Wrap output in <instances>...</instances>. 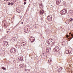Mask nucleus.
Instances as JSON below:
<instances>
[{
	"label": "nucleus",
	"mask_w": 73,
	"mask_h": 73,
	"mask_svg": "<svg viewBox=\"0 0 73 73\" xmlns=\"http://www.w3.org/2000/svg\"><path fill=\"white\" fill-rule=\"evenodd\" d=\"M60 13L62 15H65L67 13V10L64 9L60 11Z\"/></svg>",
	"instance_id": "obj_1"
},
{
	"label": "nucleus",
	"mask_w": 73,
	"mask_h": 73,
	"mask_svg": "<svg viewBox=\"0 0 73 73\" xmlns=\"http://www.w3.org/2000/svg\"><path fill=\"white\" fill-rule=\"evenodd\" d=\"M48 44L50 45H53L54 44L53 42V40L52 39H49L48 40Z\"/></svg>",
	"instance_id": "obj_2"
},
{
	"label": "nucleus",
	"mask_w": 73,
	"mask_h": 73,
	"mask_svg": "<svg viewBox=\"0 0 73 73\" xmlns=\"http://www.w3.org/2000/svg\"><path fill=\"white\" fill-rule=\"evenodd\" d=\"M52 16L51 15H48L47 17V19L48 21H51L52 20Z\"/></svg>",
	"instance_id": "obj_3"
},
{
	"label": "nucleus",
	"mask_w": 73,
	"mask_h": 73,
	"mask_svg": "<svg viewBox=\"0 0 73 73\" xmlns=\"http://www.w3.org/2000/svg\"><path fill=\"white\" fill-rule=\"evenodd\" d=\"M3 46H6L8 45V42L7 41H4L3 42Z\"/></svg>",
	"instance_id": "obj_4"
},
{
	"label": "nucleus",
	"mask_w": 73,
	"mask_h": 73,
	"mask_svg": "<svg viewBox=\"0 0 73 73\" xmlns=\"http://www.w3.org/2000/svg\"><path fill=\"white\" fill-rule=\"evenodd\" d=\"M54 50H55V51L56 52L59 51V50H60L59 49V47L57 46L55 47V48H54Z\"/></svg>",
	"instance_id": "obj_5"
},
{
	"label": "nucleus",
	"mask_w": 73,
	"mask_h": 73,
	"mask_svg": "<svg viewBox=\"0 0 73 73\" xmlns=\"http://www.w3.org/2000/svg\"><path fill=\"white\" fill-rule=\"evenodd\" d=\"M35 40V38L34 37H31V41L32 42H33V41H34Z\"/></svg>",
	"instance_id": "obj_6"
},
{
	"label": "nucleus",
	"mask_w": 73,
	"mask_h": 73,
	"mask_svg": "<svg viewBox=\"0 0 73 73\" xmlns=\"http://www.w3.org/2000/svg\"><path fill=\"white\" fill-rule=\"evenodd\" d=\"M44 10H41L40 12V13L41 15H42L44 13Z\"/></svg>",
	"instance_id": "obj_7"
},
{
	"label": "nucleus",
	"mask_w": 73,
	"mask_h": 73,
	"mask_svg": "<svg viewBox=\"0 0 73 73\" xmlns=\"http://www.w3.org/2000/svg\"><path fill=\"white\" fill-rule=\"evenodd\" d=\"M4 52V50H3L2 49H0V54H2Z\"/></svg>",
	"instance_id": "obj_8"
},
{
	"label": "nucleus",
	"mask_w": 73,
	"mask_h": 73,
	"mask_svg": "<svg viewBox=\"0 0 73 73\" xmlns=\"http://www.w3.org/2000/svg\"><path fill=\"white\" fill-rule=\"evenodd\" d=\"M11 51L12 53H14V52H15V49H11Z\"/></svg>",
	"instance_id": "obj_9"
},
{
	"label": "nucleus",
	"mask_w": 73,
	"mask_h": 73,
	"mask_svg": "<svg viewBox=\"0 0 73 73\" xmlns=\"http://www.w3.org/2000/svg\"><path fill=\"white\" fill-rule=\"evenodd\" d=\"M60 0H58L56 1V4L57 5H58L60 4Z\"/></svg>",
	"instance_id": "obj_10"
},
{
	"label": "nucleus",
	"mask_w": 73,
	"mask_h": 73,
	"mask_svg": "<svg viewBox=\"0 0 73 73\" xmlns=\"http://www.w3.org/2000/svg\"><path fill=\"white\" fill-rule=\"evenodd\" d=\"M70 15H72L73 14V11L72 10H70Z\"/></svg>",
	"instance_id": "obj_11"
},
{
	"label": "nucleus",
	"mask_w": 73,
	"mask_h": 73,
	"mask_svg": "<svg viewBox=\"0 0 73 73\" xmlns=\"http://www.w3.org/2000/svg\"><path fill=\"white\" fill-rule=\"evenodd\" d=\"M66 54H70V52L68 50H66Z\"/></svg>",
	"instance_id": "obj_12"
},
{
	"label": "nucleus",
	"mask_w": 73,
	"mask_h": 73,
	"mask_svg": "<svg viewBox=\"0 0 73 73\" xmlns=\"http://www.w3.org/2000/svg\"><path fill=\"white\" fill-rule=\"evenodd\" d=\"M48 62H49L50 64H51L52 62V60H49Z\"/></svg>",
	"instance_id": "obj_13"
},
{
	"label": "nucleus",
	"mask_w": 73,
	"mask_h": 73,
	"mask_svg": "<svg viewBox=\"0 0 73 73\" xmlns=\"http://www.w3.org/2000/svg\"><path fill=\"white\" fill-rule=\"evenodd\" d=\"M61 44H62V45H64L65 44V41H63L62 43H61Z\"/></svg>",
	"instance_id": "obj_14"
},
{
	"label": "nucleus",
	"mask_w": 73,
	"mask_h": 73,
	"mask_svg": "<svg viewBox=\"0 0 73 73\" xmlns=\"http://www.w3.org/2000/svg\"><path fill=\"white\" fill-rule=\"evenodd\" d=\"M19 68H21L22 67H23V65L21 64L19 66Z\"/></svg>",
	"instance_id": "obj_15"
},
{
	"label": "nucleus",
	"mask_w": 73,
	"mask_h": 73,
	"mask_svg": "<svg viewBox=\"0 0 73 73\" xmlns=\"http://www.w3.org/2000/svg\"><path fill=\"white\" fill-rule=\"evenodd\" d=\"M2 69H3V70H6V68H4V67H3L2 68Z\"/></svg>",
	"instance_id": "obj_16"
},
{
	"label": "nucleus",
	"mask_w": 73,
	"mask_h": 73,
	"mask_svg": "<svg viewBox=\"0 0 73 73\" xmlns=\"http://www.w3.org/2000/svg\"><path fill=\"white\" fill-rule=\"evenodd\" d=\"M70 21H73V19H72V18H71L70 19Z\"/></svg>",
	"instance_id": "obj_17"
},
{
	"label": "nucleus",
	"mask_w": 73,
	"mask_h": 73,
	"mask_svg": "<svg viewBox=\"0 0 73 73\" xmlns=\"http://www.w3.org/2000/svg\"><path fill=\"white\" fill-rule=\"evenodd\" d=\"M8 4L9 5H11V3H8Z\"/></svg>",
	"instance_id": "obj_18"
},
{
	"label": "nucleus",
	"mask_w": 73,
	"mask_h": 73,
	"mask_svg": "<svg viewBox=\"0 0 73 73\" xmlns=\"http://www.w3.org/2000/svg\"><path fill=\"white\" fill-rule=\"evenodd\" d=\"M27 4V3H26V2H24V5H25V4Z\"/></svg>",
	"instance_id": "obj_19"
},
{
	"label": "nucleus",
	"mask_w": 73,
	"mask_h": 73,
	"mask_svg": "<svg viewBox=\"0 0 73 73\" xmlns=\"http://www.w3.org/2000/svg\"><path fill=\"white\" fill-rule=\"evenodd\" d=\"M66 36L67 37H69V35H67Z\"/></svg>",
	"instance_id": "obj_20"
},
{
	"label": "nucleus",
	"mask_w": 73,
	"mask_h": 73,
	"mask_svg": "<svg viewBox=\"0 0 73 73\" xmlns=\"http://www.w3.org/2000/svg\"><path fill=\"white\" fill-rule=\"evenodd\" d=\"M41 20H42H42H43V18H41Z\"/></svg>",
	"instance_id": "obj_21"
},
{
	"label": "nucleus",
	"mask_w": 73,
	"mask_h": 73,
	"mask_svg": "<svg viewBox=\"0 0 73 73\" xmlns=\"http://www.w3.org/2000/svg\"><path fill=\"white\" fill-rule=\"evenodd\" d=\"M11 5H13V3H11Z\"/></svg>",
	"instance_id": "obj_22"
},
{
	"label": "nucleus",
	"mask_w": 73,
	"mask_h": 73,
	"mask_svg": "<svg viewBox=\"0 0 73 73\" xmlns=\"http://www.w3.org/2000/svg\"><path fill=\"white\" fill-rule=\"evenodd\" d=\"M71 35L72 37H73V34H71Z\"/></svg>",
	"instance_id": "obj_23"
},
{
	"label": "nucleus",
	"mask_w": 73,
	"mask_h": 73,
	"mask_svg": "<svg viewBox=\"0 0 73 73\" xmlns=\"http://www.w3.org/2000/svg\"><path fill=\"white\" fill-rule=\"evenodd\" d=\"M61 69H62V68L60 67V68H59V69H61Z\"/></svg>",
	"instance_id": "obj_24"
},
{
	"label": "nucleus",
	"mask_w": 73,
	"mask_h": 73,
	"mask_svg": "<svg viewBox=\"0 0 73 73\" xmlns=\"http://www.w3.org/2000/svg\"><path fill=\"white\" fill-rule=\"evenodd\" d=\"M21 60H23V58L22 57H21Z\"/></svg>",
	"instance_id": "obj_25"
},
{
	"label": "nucleus",
	"mask_w": 73,
	"mask_h": 73,
	"mask_svg": "<svg viewBox=\"0 0 73 73\" xmlns=\"http://www.w3.org/2000/svg\"><path fill=\"white\" fill-rule=\"evenodd\" d=\"M24 1H25L27 2V0H24Z\"/></svg>",
	"instance_id": "obj_26"
},
{
	"label": "nucleus",
	"mask_w": 73,
	"mask_h": 73,
	"mask_svg": "<svg viewBox=\"0 0 73 73\" xmlns=\"http://www.w3.org/2000/svg\"><path fill=\"white\" fill-rule=\"evenodd\" d=\"M21 24H23V22H22L21 23Z\"/></svg>",
	"instance_id": "obj_27"
},
{
	"label": "nucleus",
	"mask_w": 73,
	"mask_h": 73,
	"mask_svg": "<svg viewBox=\"0 0 73 73\" xmlns=\"http://www.w3.org/2000/svg\"><path fill=\"white\" fill-rule=\"evenodd\" d=\"M70 34H71V33H69L70 35Z\"/></svg>",
	"instance_id": "obj_28"
},
{
	"label": "nucleus",
	"mask_w": 73,
	"mask_h": 73,
	"mask_svg": "<svg viewBox=\"0 0 73 73\" xmlns=\"http://www.w3.org/2000/svg\"><path fill=\"white\" fill-rule=\"evenodd\" d=\"M15 2H16V0H15Z\"/></svg>",
	"instance_id": "obj_29"
},
{
	"label": "nucleus",
	"mask_w": 73,
	"mask_h": 73,
	"mask_svg": "<svg viewBox=\"0 0 73 73\" xmlns=\"http://www.w3.org/2000/svg\"><path fill=\"white\" fill-rule=\"evenodd\" d=\"M70 53H71V52H70Z\"/></svg>",
	"instance_id": "obj_30"
},
{
	"label": "nucleus",
	"mask_w": 73,
	"mask_h": 73,
	"mask_svg": "<svg viewBox=\"0 0 73 73\" xmlns=\"http://www.w3.org/2000/svg\"><path fill=\"white\" fill-rule=\"evenodd\" d=\"M72 38L71 39H72Z\"/></svg>",
	"instance_id": "obj_31"
},
{
	"label": "nucleus",
	"mask_w": 73,
	"mask_h": 73,
	"mask_svg": "<svg viewBox=\"0 0 73 73\" xmlns=\"http://www.w3.org/2000/svg\"><path fill=\"white\" fill-rule=\"evenodd\" d=\"M47 50H48V49H47Z\"/></svg>",
	"instance_id": "obj_32"
}]
</instances>
